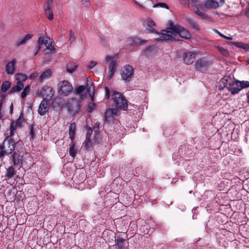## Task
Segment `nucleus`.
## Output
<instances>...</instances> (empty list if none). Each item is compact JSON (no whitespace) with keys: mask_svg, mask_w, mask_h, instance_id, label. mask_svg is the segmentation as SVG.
<instances>
[{"mask_svg":"<svg viewBox=\"0 0 249 249\" xmlns=\"http://www.w3.org/2000/svg\"><path fill=\"white\" fill-rule=\"evenodd\" d=\"M171 31L162 30L161 32L160 37L157 38L158 41H163L172 39L174 38L175 34H178L181 37L185 39H189L191 38V34L188 31L178 25H170L169 28Z\"/></svg>","mask_w":249,"mask_h":249,"instance_id":"f257e3e1","label":"nucleus"},{"mask_svg":"<svg viewBox=\"0 0 249 249\" xmlns=\"http://www.w3.org/2000/svg\"><path fill=\"white\" fill-rule=\"evenodd\" d=\"M106 90V98L108 99L110 94H111V98L114 105L115 108L122 109L123 110H126L127 107V102L125 98L122 94L119 92L113 90H109L107 87L105 88Z\"/></svg>","mask_w":249,"mask_h":249,"instance_id":"f03ea898","label":"nucleus"},{"mask_svg":"<svg viewBox=\"0 0 249 249\" xmlns=\"http://www.w3.org/2000/svg\"><path fill=\"white\" fill-rule=\"evenodd\" d=\"M249 87V81H232L229 83L228 86V90L234 95L238 93L244 89Z\"/></svg>","mask_w":249,"mask_h":249,"instance_id":"7ed1b4c3","label":"nucleus"},{"mask_svg":"<svg viewBox=\"0 0 249 249\" xmlns=\"http://www.w3.org/2000/svg\"><path fill=\"white\" fill-rule=\"evenodd\" d=\"M52 43V41L48 37L45 36L39 37L38 40V46L37 47L35 55L37 54L39 50L41 49L40 45L42 44H44L46 47V49L44 51L45 53H51L54 49V47Z\"/></svg>","mask_w":249,"mask_h":249,"instance_id":"20e7f679","label":"nucleus"},{"mask_svg":"<svg viewBox=\"0 0 249 249\" xmlns=\"http://www.w3.org/2000/svg\"><path fill=\"white\" fill-rule=\"evenodd\" d=\"M58 92L64 96H68L72 91L73 87L71 83L66 80L59 82L57 86Z\"/></svg>","mask_w":249,"mask_h":249,"instance_id":"39448f33","label":"nucleus"},{"mask_svg":"<svg viewBox=\"0 0 249 249\" xmlns=\"http://www.w3.org/2000/svg\"><path fill=\"white\" fill-rule=\"evenodd\" d=\"M14 149V142L10 137H7L4 140L2 145H0V156H3L5 154H10Z\"/></svg>","mask_w":249,"mask_h":249,"instance_id":"423d86ee","label":"nucleus"},{"mask_svg":"<svg viewBox=\"0 0 249 249\" xmlns=\"http://www.w3.org/2000/svg\"><path fill=\"white\" fill-rule=\"evenodd\" d=\"M66 107L70 113L75 115L79 112L80 109V100L71 98L68 99L66 103Z\"/></svg>","mask_w":249,"mask_h":249,"instance_id":"0eeeda50","label":"nucleus"},{"mask_svg":"<svg viewBox=\"0 0 249 249\" xmlns=\"http://www.w3.org/2000/svg\"><path fill=\"white\" fill-rule=\"evenodd\" d=\"M224 0H206L202 3L200 8L203 10L210 8L215 9L224 3Z\"/></svg>","mask_w":249,"mask_h":249,"instance_id":"6e6552de","label":"nucleus"},{"mask_svg":"<svg viewBox=\"0 0 249 249\" xmlns=\"http://www.w3.org/2000/svg\"><path fill=\"white\" fill-rule=\"evenodd\" d=\"M113 106L107 109L105 113V119L108 123L113 122L114 117L119 114V110L117 108H114Z\"/></svg>","mask_w":249,"mask_h":249,"instance_id":"1a4fd4ad","label":"nucleus"},{"mask_svg":"<svg viewBox=\"0 0 249 249\" xmlns=\"http://www.w3.org/2000/svg\"><path fill=\"white\" fill-rule=\"evenodd\" d=\"M39 94L44 98L43 99L50 100L54 96V90L52 87L45 86L41 89Z\"/></svg>","mask_w":249,"mask_h":249,"instance_id":"9d476101","label":"nucleus"},{"mask_svg":"<svg viewBox=\"0 0 249 249\" xmlns=\"http://www.w3.org/2000/svg\"><path fill=\"white\" fill-rule=\"evenodd\" d=\"M133 73L132 67L130 65H126L121 73L122 79L125 81H130L133 76Z\"/></svg>","mask_w":249,"mask_h":249,"instance_id":"9b49d317","label":"nucleus"},{"mask_svg":"<svg viewBox=\"0 0 249 249\" xmlns=\"http://www.w3.org/2000/svg\"><path fill=\"white\" fill-rule=\"evenodd\" d=\"M192 3H191V7L194 12L196 13L197 15L200 16L201 18L205 19L208 18V16L205 13L200 12L198 8H200V5L202 3H200L197 0H191Z\"/></svg>","mask_w":249,"mask_h":249,"instance_id":"f8f14e48","label":"nucleus"},{"mask_svg":"<svg viewBox=\"0 0 249 249\" xmlns=\"http://www.w3.org/2000/svg\"><path fill=\"white\" fill-rule=\"evenodd\" d=\"M196 58V53L192 52H189L183 53V60L184 62L187 64L190 65L193 63Z\"/></svg>","mask_w":249,"mask_h":249,"instance_id":"ddd939ff","label":"nucleus"},{"mask_svg":"<svg viewBox=\"0 0 249 249\" xmlns=\"http://www.w3.org/2000/svg\"><path fill=\"white\" fill-rule=\"evenodd\" d=\"M49 109V105L47 101L45 99H43L41 102L38 109V112L41 115H44Z\"/></svg>","mask_w":249,"mask_h":249,"instance_id":"4468645a","label":"nucleus"},{"mask_svg":"<svg viewBox=\"0 0 249 249\" xmlns=\"http://www.w3.org/2000/svg\"><path fill=\"white\" fill-rule=\"evenodd\" d=\"M155 25L156 24L154 21L150 18H147L144 23L146 31L148 33L158 34V32L153 28Z\"/></svg>","mask_w":249,"mask_h":249,"instance_id":"2eb2a0df","label":"nucleus"},{"mask_svg":"<svg viewBox=\"0 0 249 249\" xmlns=\"http://www.w3.org/2000/svg\"><path fill=\"white\" fill-rule=\"evenodd\" d=\"M17 63L16 59H13L11 62H8L5 66V71L8 74L12 75L15 71V65Z\"/></svg>","mask_w":249,"mask_h":249,"instance_id":"dca6fc26","label":"nucleus"},{"mask_svg":"<svg viewBox=\"0 0 249 249\" xmlns=\"http://www.w3.org/2000/svg\"><path fill=\"white\" fill-rule=\"evenodd\" d=\"M86 87L87 90L90 96L91 100H94V87L93 84L90 79L87 78Z\"/></svg>","mask_w":249,"mask_h":249,"instance_id":"f3484780","label":"nucleus"},{"mask_svg":"<svg viewBox=\"0 0 249 249\" xmlns=\"http://www.w3.org/2000/svg\"><path fill=\"white\" fill-rule=\"evenodd\" d=\"M231 79L229 77H224L222 78L219 82L218 89L219 90L223 89L225 87H227L229 83L231 82Z\"/></svg>","mask_w":249,"mask_h":249,"instance_id":"a211bd4d","label":"nucleus"},{"mask_svg":"<svg viewBox=\"0 0 249 249\" xmlns=\"http://www.w3.org/2000/svg\"><path fill=\"white\" fill-rule=\"evenodd\" d=\"M146 42V40H142L136 37H129L127 39V43L131 45H138Z\"/></svg>","mask_w":249,"mask_h":249,"instance_id":"6ab92c4d","label":"nucleus"},{"mask_svg":"<svg viewBox=\"0 0 249 249\" xmlns=\"http://www.w3.org/2000/svg\"><path fill=\"white\" fill-rule=\"evenodd\" d=\"M195 67L196 70L203 71L206 68V63L202 59H198L196 62Z\"/></svg>","mask_w":249,"mask_h":249,"instance_id":"aec40b11","label":"nucleus"},{"mask_svg":"<svg viewBox=\"0 0 249 249\" xmlns=\"http://www.w3.org/2000/svg\"><path fill=\"white\" fill-rule=\"evenodd\" d=\"M32 37V35L31 34H28L26 35L23 38H20L18 40H17L15 44L17 46H19L21 45L25 44L27 41L31 39Z\"/></svg>","mask_w":249,"mask_h":249,"instance_id":"412c9836","label":"nucleus"},{"mask_svg":"<svg viewBox=\"0 0 249 249\" xmlns=\"http://www.w3.org/2000/svg\"><path fill=\"white\" fill-rule=\"evenodd\" d=\"M51 76V71L50 70H47L41 73L39 76V80L40 82H43L45 79L49 78Z\"/></svg>","mask_w":249,"mask_h":249,"instance_id":"4be33fe9","label":"nucleus"},{"mask_svg":"<svg viewBox=\"0 0 249 249\" xmlns=\"http://www.w3.org/2000/svg\"><path fill=\"white\" fill-rule=\"evenodd\" d=\"M15 77L17 82L20 83H23L25 81L27 78V76L22 73H18L15 74Z\"/></svg>","mask_w":249,"mask_h":249,"instance_id":"5701e85b","label":"nucleus"},{"mask_svg":"<svg viewBox=\"0 0 249 249\" xmlns=\"http://www.w3.org/2000/svg\"><path fill=\"white\" fill-rule=\"evenodd\" d=\"M75 130L76 124L74 123H71L69 128V135L71 141H73L74 138Z\"/></svg>","mask_w":249,"mask_h":249,"instance_id":"b1692460","label":"nucleus"},{"mask_svg":"<svg viewBox=\"0 0 249 249\" xmlns=\"http://www.w3.org/2000/svg\"><path fill=\"white\" fill-rule=\"evenodd\" d=\"M84 90L85 87L83 86H80L75 89V93L79 96L81 100L85 97V95L83 94Z\"/></svg>","mask_w":249,"mask_h":249,"instance_id":"393cba45","label":"nucleus"},{"mask_svg":"<svg viewBox=\"0 0 249 249\" xmlns=\"http://www.w3.org/2000/svg\"><path fill=\"white\" fill-rule=\"evenodd\" d=\"M45 14L49 20H52L53 18V13L52 10V8L44 7Z\"/></svg>","mask_w":249,"mask_h":249,"instance_id":"a878e982","label":"nucleus"},{"mask_svg":"<svg viewBox=\"0 0 249 249\" xmlns=\"http://www.w3.org/2000/svg\"><path fill=\"white\" fill-rule=\"evenodd\" d=\"M24 85L23 83H20L17 82L16 86L12 87V91L13 92H18L23 89Z\"/></svg>","mask_w":249,"mask_h":249,"instance_id":"bb28decb","label":"nucleus"},{"mask_svg":"<svg viewBox=\"0 0 249 249\" xmlns=\"http://www.w3.org/2000/svg\"><path fill=\"white\" fill-rule=\"evenodd\" d=\"M77 66L75 63H70L67 65V70L68 72L72 73L75 71Z\"/></svg>","mask_w":249,"mask_h":249,"instance_id":"cd10ccee","label":"nucleus"},{"mask_svg":"<svg viewBox=\"0 0 249 249\" xmlns=\"http://www.w3.org/2000/svg\"><path fill=\"white\" fill-rule=\"evenodd\" d=\"M75 143L72 142L70 144V151H69L70 155L72 157H74L75 156V154L76 153V150L75 149Z\"/></svg>","mask_w":249,"mask_h":249,"instance_id":"c85d7f7f","label":"nucleus"},{"mask_svg":"<svg viewBox=\"0 0 249 249\" xmlns=\"http://www.w3.org/2000/svg\"><path fill=\"white\" fill-rule=\"evenodd\" d=\"M83 144L86 149H89L91 147V143L89 140L88 133L87 134L86 139L85 141Z\"/></svg>","mask_w":249,"mask_h":249,"instance_id":"c756f323","label":"nucleus"},{"mask_svg":"<svg viewBox=\"0 0 249 249\" xmlns=\"http://www.w3.org/2000/svg\"><path fill=\"white\" fill-rule=\"evenodd\" d=\"M11 84L9 81L4 82L1 85V91L2 92H6L7 90L10 88Z\"/></svg>","mask_w":249,"mask_h":249,"instance_id":"7c9ffc66","label":"nucleus"},{"mask_svg":"<svg viewBox=\"0 0 249 249\" xmlns=\"http://www.w3.org/2000/svg\"><path fill=\"white\" fill-rule=\"evenodd\" d=\"M217 48L223 56L227 57L229 55V52L227 49L220 46H217Z\"/></svg>","mask_w":249,"mask_h":249,"instance_id":"2f4dec72","label":"nucleus"},{"mask_svg":"<svg viewBox=\"0 0 249 249\" xmlns=\"http://www.w3.org/2000/svg\"><path fill=\"white\" fill-rule=\"evenodd\" d=\"M15 175V170L13 167H10L7 169V172H6V176L8 178H12Z\"/></svg>","mask_w":249,"mask_h":249,"instance_id":"473e14b6","label":"nucleus"},{"mask_svg":"<svg viewBox=\"0 0 249 249\" xmlns=\"http://www.w3.org/2000/svg\"><path fill=\"white\" fill-rule=\"evenodd\" d=\"M30 90V86L28 85V86H26L23 89V91L22 92V93L21 94V98H24L25 97H26L27 95L29 92Z\"/></svg>","mask_w":249,"mask_h":249,"instance_id":"72a5a7b5","label":"nucleus"},{"mask_svg":"<svg viewBox=\"0 0 249 249\" xmlns=\"http://www.w3.org/2000/svg\"><path fill=\"white\" fill-rule=\"evenodd\" d=\"M124 240L121 238H118L116 240L117 245L119 248H122L124 246Z\"/></svg>","mask_w":249,"mask_h":249,"instance_id":"f704fd0d","label":"nucleus"},{"mask_svg":"<svg viewBox=\"0 0 249 249\" xmlns=\"http://www.w3.org/2000/svg\"><path fill=\"white\" fill-rule=\"evenodd\" d=\"M93 101H94V100L92 101L91 100V102H90L89 104V105H88V108L87 109V110L89 112H91L93 110V109H94V107H95V104H94Z\"/></svg>","mask_w":249,"mask_h":249,"instance_id":"c9c22d12","label":"nucleus"},{"mask_svg":"<svg viewBox=\"0 0 249 249\" xmlns=\"http://www.w3.org/2000/svg\"><path fill=\"white\" fill-rule=\"evenodd\" d=\"M116 65H117L116 62L114 60H112L109 64L108 69L109 70L115 71Z\"/></svg>","mask_w":249,"mask_h":249,"instance_id":"e433bc0d","label":"nucleus"},{"mask_svg":"<svg viewBox=\"0 0 249 249\" xmlns=\"http://www.w3.org/2000/svg\"><path fill=\"white\" fill-rule=\"evenodd\" d=\"M23 121V118L22 115H21L17 121L15 122V124L18 127H21L22 125V122Z\"/></svg>","mask_w":249,"mask_h":249,"instance_id":"4c0bfd02","label":"nucleus"},{"mask_svg":"<svg viewBox=\"0 0 249 249\" xmlns=\"http://www.w3.org/2000/svg\"><path fill=\"white\" fill-rule=\"evenodd\" d=\"M17 126L15 124V122H12L10 125V135H13L14 131L16 130Z\"/></svg>","mask_w":249,"mask_h":249,"instance_id":"58836bf2","label":"nucleus"},{"mask_svg":"<svg viewBox=\"0 0 249 249\" xmlns=\"http://www.w3.org/2000/svg\"><path fill=\"white\" fill-rule=\"evenodd\" d=\"M180 3L185 6L189 7V4L192 3L191 0H179Z\"/></svg>","mask_w":249,"mask_h":249,"instance_id":"ea45409f","label":"nucleus"},{"mask_svg":"<svg viewBox=\"0 0 249 249\" xmlns=\"http://www.w3.org/2000/svg\"><path fill=\"white\" fill-rule=\"evenodd\" d=\"M150 0H134L135 2L142 7H144L143 4Z\"/></svg>","mask_w":249,"mask_h":249,"instance_id":"a19ab883","label":"nucleus"},{"mask_svg":"<svg viewBox=\"0 0 249 249\" xmlns=\"http://www.w3.org/2000/svg\"><path fill=\"white\" fill-rule=\"evenodd\" d=\"M153 7H162V8H168L167 5L165 3H162V2L158 3L156 4L155 5H154Z\"/></svg>","mask_w":249,"mask_h":249,"instance_id":"79ce46f5","label":"nucleus"},{"mask_svg":"<svg viewBox=\"0 0 249 249\" xmlns=\"http://www.w3.org/2000/svg\"><path fill=\"white\" fill-rule=\"evenodd\" d=\"M53 2V0H47L45 3V7L52 8Z\"/></svg>","mask_w":249,"mask_h":249,"instance_id":"37998d69","label":"nucleus"},{"mask_svg":"<svg viewBox=\"0 0 249 249\" xmlns=\"http://www.w3.org/2000/svg\"><path fill=\"white\" fill-rule=\"evenodd\" d=\"M97 64V62H96L94 61H91L89 65H88L87 67L89 69H91L92 68H93Z\"/></svg>","mask_w":249,"mask_h":249,"instance_id":"c03bdc74","label":"nucleus"},{"mask_svg":"<svg viewBox=\"0 0 249 249\" xmlns=\"http://www.w3.org/2000/svg\"><path fill=\"white\" fill-rule=\"evenodd\" d=\"M18 154H14L12 156V161L14 165L17 164L18 162V160L16 158H18Z\"/></svg>","mask_w":249,"mask_h":249,"instance_id":"a18cd8bd","label":"nucleus"},{"mask_svg":"<svg viewBox=\"0 0 249 249\" xmlns=\"http://www.w3.org/2000/svg\"><path fill=\"white\" fill-rule=\"evenodd\" d=\"M75 39V35L71 31L70 33V39L69 40L71 41V42H73L74 41Z\"/></svg>","mask_w":249,"mask_h":249,"instance_id":"49530a36","label":"nucleus"},{"mask_svg":"<svg viewBox=\"0 0 249 249\" xmlns=\"http://www.w3.org/2000/svg\"><path fill=\"white\" fill-rule=\"evenodd\" d=\"M190 24L193 27V28H194L196 30L198 29V25L194 21H193V20L190 21Z\"/></svg>","mask_w":249,"mask_h":249,"instance_id":"de8ad7c7","label":"nucleus"},{"mask_svg":"<svg viewBox=\"0 0 249 249\" xmlns=\"http://www.w3.org/2000/svg\"><path fill=\"white\" fill-rule=\"evenodd\" d=\"M234 45H235L236 46H238L239 47H241V48H242L243 49H249V46L248 47H247V45L246 44H242V45H239V43L238 42H234V43H233Z\"/></svg>","mask_w":249,"mask_h":249,"instance_id":"09e8293b","label":"nucleus"},{"mask_svg":"<svg viewBox=\"0 0 249 249\" xmlns=\"http://www.w3.org/2000/svg\"><path fill=\"white\" fill-rule=\"evenodd\" d=\"M38 75V73L37 71H35L33 72L32 74H31L29 78L31 79H34Z\"/></svg>","mask_w":249,"mask_h":249,"instance_id":"8fccbe9b","label":"nucleus"},{"mask_svg":"<svg viewBox=\"0 0 249 249\" xmlns=\"http://www.w3.org/2000/svg\"><path fill=\"white\" fill-rule=\"evenodd\" d=\"M115 72V71H114L109 70H108L107 76L109 79H110L113 76Z\"/></svg>","mask_w":249,"mask_h":249,"instance_id":"3c124183","label":"nucleus"},{"mask_svg":"<svg viewBox=\"0 0 249 249\" xmlns=\"http://www.w3.org/2000/svg\"><path fill=\"white\" fill-rule=\"evenodd\" d=\"M81 1L85 6L88 7L89 6V0H81Z\"/></svg>","mask_w":249,"mask_h":249,"instance_id":"603ef678","label":"nucleus"},{"mask_svg":"<svg viewBox=\"0 0 249 249\" xmlns=\"http://www.w3.org/2000/svg\"><path fill=\"white\" fill-rule=\"evenodd\" d=\"M95 126L94 127L93 129L95 133H96L97 132H99V124L97 123H96Z\"/></svg>","mask_w":249,"mask_h":249,"instance_id":"864d4df0","label":"nucleus"},{"mask_svg":"<svg viewBox=\"0 0 249 249\" xmlns=\"http://www.w3.org/2000/svg\"><path fill=\"white\" fill-rule=\"evenodd\" d=\"M2 106V102L1 100H0V118H1L3 116L2 112L1 111Z\"/></svg>","mask_w":249,"mask_h":249,"instance_id":"5fc2aeb1","label":"nucleus"},{"mask_svg":"<svg viewBox=\"0 0 249 249\" xmlns=\"http://www.w3.org/2000/svg\"><path fill=\"white\" fill-rule=\"evenodd\" d=\"M112 57L111 56H107L106 57V62H108L112 59Z\"/></svg>","mask_w":249,"mask_h":249,"instance_id":"6e6d98bb","label":"nucleus"},{"mask_svg":"<svg viewBox=\"0 0 249 249\" xmlns=\"http://www.w3.org/2000/svg\"><path fill=\"white\" fill-rule=\"evenodd\" d=\"M215 32L217 33L220 36L224 38V37H225V35H224L223 34H222V33H221L220 32H219L218 30H215Z\"/></svg>","mask_w":249,"mask_h":249,"instance_id":"4d7b16f0","label":"nucleus"},{"mask_svg":"<svg viewBox=\"0 0 249 249\" xmlns=\"http://www.w3.org/2000/svg\"><path fill=\"white\" fill-rule=\"evenodd\" d=\"M224 38L225 39H227L228 40H230L233 39V38L232 36H225V37H224Z\"/></svg>","mask_w":249,"mask_h":249,"instance_id":"13d9d810","label":"nucleus"},{"mask_svg":"<svg viewBox=\"0 0 249 249\" xmlns=\"http://www.w3.org/2000/svg\"><path fill=\"white\" fill-rule=\"evenodd\" d=\"M13 105L12 104H11V105L10 106V112L11 114H12L13 113Z\"/></svg>","mask_w":249,"mask_h":249,"instance_id":"bf43d9fd","label":"nucleus"},{"mask_svg":"<svg viewBox=\"0 0 249 249\" xmlns=\"http://www.w3.org/2000/svg\"><path fill=\"white\" fill-rule=\"evenodd\" d=\"M247 97V102L249 104V90L246 93Z\"/></svg>","mask_w":249,"mask_h":249,"instance_id":"052dcab7","label":"nucleus"},{"mask_svg":"<svg viewBox=\"0 0 249 249\" xmlns=\"http://www.w3.org/2000/svg\"><path fill=\"white\" fill-rule=\"evenodd\" d=\"M30 134L32 135V137L33 138V131L32 129L30 131Z\"/></svg>","mask_w":249,"mask_h":249,"instance_id":"680f3d73","label":"nucleus"},{"mask_svg":"<svg viewBox=\"0 0 249 249\" xmlns=\"http://www.w3.org/2000/svg\"><path fill=\"white\" fill-rule=\"evenodd\" d=\"M152 47H149L148 48H147L146 49V51H148L149 50H150L151 49H152Z\"/></svg>","mask_w":249,"mask_h":249,"instance_id":"e2e57ef3","label":"nucleus"},{"mask_svg":"<svg viewBox=\"0 0 249 249\" xmlns=\"http://www.w3.org/2000/svg\"><path fill=\"white\" fill-rule=\"evenodd\" d=\"M247 62L248 64H249V57L247 58Z\"/></svg>","mask_w":249,"mask_h":249,"instance_id":"0e129e2a","label":"nucleus"}]
</instances>
